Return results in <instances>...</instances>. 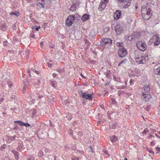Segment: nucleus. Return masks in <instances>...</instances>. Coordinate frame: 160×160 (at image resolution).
<instances>
[{
  "mask_svg": "<svg viewBox=\"0 0 160 160\" xmlns=\"http://www.w3.org/2000/svg\"><path fill=\"white\" fill-rule=\"evenodd\" d=\"M133 57L135 59L136 62L138 64L144 63L146 62V57L142 55V54L137 51L133 53Z\"/></svg>",
  "mask_w": 160,
  "mask_h": 160,
  "instance_id": "1",
  "label": "nucleus"
},
{
  "mask_svg": "<svg viewBox=\"0 0 160 160\" xmlns=\"http://www.w3.org/2000/svg\"><path fill=\"white\" fill-rule=\"evenodd\" d=\"M151 6L148 4H147L145 6H143L142 8V9L141 10V12L142 14H143V11H145V14H152V11L151 9Z\"/></svg>",
  "mask_w": 160,
  "mask_h": 160,
  "instance_id": "2",
  "label": "nucleus"
},
{
  "mask_svg": "<svg viewBox=\"0 0 160 160\" xmlns=\"http://www.w3.org/2000/svg\"><path fill=\"white\" fill-rule=\"evenodd\" d=\"M112 43V40L110 38H104L102 40L101 42L102 46L107 48L110 46Z\"/></svg>",
  "mask_w": 160,
  "mask_h": 160,
  "instance_id": "3",
  "label": "nucleus"
},
{
  "mask_svg": "<svg viewBox=\"0 0 160 160\" xmlns=\"http://www.w3.org/2000/svg\"><path fill=\"white\" fill-rule=\"evenodd\" d=\"M75 17L74 15H71L67 18L66 21V25L68 26H71L75 20Z\"/></svg>",
  "mask_w": 160,
  "mask_h": 160,
  "instance_id": "4",
  "label": "nucleus"
},
{
  "mask_svg": "<svg viewBox=\"0 0 160 160\" xmlns=\"http://www.w3.org/2000/svg\"><path fill=\"white\" fill-rule=\"evenodd\" d=\"M123 8H126L130 5L131 0H117Z\"/></svg>",
  "mask_w": 160,
  "mask_h": 160,
  "instance_id": "5",
  "label": "nucleus"
},
{
  "mask_svg": "<svg viewBox=\"0 0 160 160\" xmlns=\"http://www.w3.org/2000/svg\"><path fill=\"white\" fill-rule=\"evenodd\" d=\"M118 55L121 58L125 57L127 54L126 49L123 47H122L120 49H118Z\"/></svg>",
  "mask_w": 160,
  "mask_h": 160,
  "instance_id": "6",
  "label": "nucleus"
},
{
  "mask_svg": "<svg viewBox=\"0 0 160 160\" xmlns=\"http://www.w3.org/2000/svg\"><path fill=\"white\" fill-rule=\"evenodd\" d=\"M137 48L141 51H144L146 49V45L142 41H139L137 43Z\"/></svg>",
  "mask_w": 160,
  "mask_h": 160,
  "instance_id": "7",
  "label": "nucleus"
},
{
  "mask_svg": "<svg viewBox=\"0 0 160 160\" xmlns=\"http://www.w3.org/2000/svg\"><path fill=\"white\" fill-rule=\"evenodd\" d=\"M79 94L82 96V97L84 98L90 100L92 99V96L91 94H87L85 92H82V91L79 92Z\"/></svg>",
  "mask_w": 160,
  "mask_h": 160,
  "instance_id": "8",
  "label": "nucleus"
},
{
  "mask_svg": "<svg viewBox=\"0 0 160 160\" xmlns=\"http://www.w3.org/2000/svg\"><path fill=\"white\" fill-rule=\"evenodd\" d=\"M151 97L149 93H142L141 96V98L145 102H148L150 98Z\"/></svg>",
  "mask_w": 160,
  "mask_h": 160,
  "instance_id": "9",
  "label": "nucleus"
},
{
  "mask_svg": "<svg viewBox=\"0 0 160 160\" xmlns=\"http://www.w3.org/2000/svg\"><path fill=\"white\" fill-rule=\"evenodd\" d=\"M123 28L122 27L119 25H117L115 27V30L117 34H119L123 32Z\"/></svg>",
  "mask_w": 160,
  "mask_h": 160,
  "instance_id": "10",
  "label": "nucleus"
},
{
  "mask_svg": "<svg viewBox=\"0 0 160 160\" xmlns=\"http://www.w3.org/2000/svg\"><path fill=\"white\" fill-rule=\"evenodd\" d=\"M153 39L155 40L154 45L155 46H158L160 44L159 37L158 35H154L152 38Z\"/></svg>",
  "mask_w": 160,
  "mask_h": 160,
  "instance_id": "11",
  "label": "nucleus"
},
{
  "mask_svg": "<svg viewBox=\"0 0 160 160\" xmlns=\"http://www.w3.org/2000/svg\"><path fill=\"white\" fill-rule=\"evenodd\" d=\"M121 12L119 10H117L114 13L113 17L115 20H118L121 15Z\"/></svg>",
  "mask_w": 160,
  "mask_h": 160,
  "instance_id": "12",
  "label": "nucleus"
},
{
  "mask_svg": "<svg viewBox=\"0 0 160 160\" xmlns=\"http://www.w3.org/2000/svg\"><path fill=\"white\" fill-rule=\"evenodd\" d=\"M143 14H142V16L143 19L145 20H149L152 15V14H146L145 13V11H143Z\"/></svg>",
  "mask_w": 160,
  "mask_h": 160,
  "instance_id": "13",
  "label": "nucleus"
},
{
  "mask_svg": "<svg viewBox=\"0 0 160 160\" xmlns=\"http://www.w3.org/2000/svg\"><path fill=\"white\" fill-rule=\"evenodd\" d=\"M150 87L148 85H146L143 87V90L142 93L150 94Z\"/></svg>",
  "mask_w": 160,
  "mask_h": 160,
  "instance_id": "14",
  "label": "nucleus"
},
{
  "mask_svg": "<svg viewBox=\"0 0 160 160\" xmlns=\"http://www.w3.org/2000/svg\"><path fill=\"white\" fill-rule=\"evenodd\" d=\"M106 3L101 1L98 7L99 10L102 11L103 10L106 6Z\"/></svg>",
  "mask_w": 160,
  "mask_h": 160,
  "instance_id": "15",
  "label": "nucleus"
},
{
  "mask_svg": "<svg viewBox=\"0 0 160 160\" xmlns=\"http://www.w3.org/2000/svg\"><path fill=\"white\" fill-rule=\"evenodd\" d=\"M141 37V34L140 32H134L132 35V38L133 39H138Z\"/></svg>",
  "mask_w": 160,
  "mask_h": 160,
  "instance_id": "16",
  "label": "nucleus"
},
{
  "mask_svg": "<svg viewBox=\"0 0 160 160\" xmlns=\"http://www.w3.org/2000/svg\"><path fill=\"white\" fill-rule=\"evenodd\" d=\"M117 123L115 122H112L109 123V127L110 129H115Z\"/></svg>",
  "mask_w": 160,
  "mask_h": 160,
  "instance_id": "17",
  "label": "nucleus"
},
{
  "mask_svg": "<svg viewBox=\"0 0 160 160\" xmlns=\"http://www.w3.org/2000/svg\"><path fill=\"white\" fill-rule=\"evenodd\" d=\"M89 15L87 14H84L82 18V20L83 21H85L87 20L88 18Z\"/></svg>",
  "mask_w": 160,
  "mask_h": 160,
  "instance_id": "18",
  "label": "nucleus"
},
{
  "mask_svg": "<svg viewBox=\"0 0 160 160\" xmlns=\"http://www.w3.org/2000/svg\"><path fill=\"white\" fill-rule=\"evenodd\" d=\"M29 51L28 50H26L24 53V55H25V57L26 58L28 59L29 58L28 55H29Z\"/></svg>",
  "mask_w": 160,
  "mask_h": 160,
  "instance_id": "19",
  "label": "nucleus"
},
{
  "mask_svg": "<svg viewBox=\"0 0 160 160\" xmlns=\"http://www.w3.org/2000/svg\"><path fill=\"white\" fill-rule=\"evenodd\" d=\"M76 8L77 7L76 5L75 4H73L69 8V10L72 12H74L76 10Z\"/></svg>",
  "mask_w": 160,
  "mask_h": 160,
  "instance_id": "20",
  "label": "nucleus"
},
{
  "mask_svg": "<svg viewBox=\"0 0 160 160\" xmlns=\"http://www.w3.org/2000/svg\"><path fill=\"white\" fill-rule=\"evenodd\" d=\"M12 152L14 154L16 159L18 160L19 157L18 153L17 151H15L14 150H12Z\"/></svg>",
  "mask_w": 160,
  "mask_h": 160,
  "instance_id": "21",
  "label": "nucleus"
},
{
  "mask_svg": "<svg viewBox=\"0 0 160 160\" xmlns=\"http://www.w3.org/2000/svg\"><path fill=\"white\" fill-rule=\"evenodd\" d=\"M117 138L116 137V136L115 135H113L112 136V137L111 138V141L112 142H115L117 141Z\"/></svg>",
  "mask_w": 160,
  "mask_h": 160,
  "instance_id": "22",
  "label": "nucleus"
},
{
  "mask_svg": "<svg viewBox=\"0 0 160 160\" xmlns=\"http://www.w3.org/2000/svg\"><path fill=\"white\" fill-rule=\"evenodd\" d=\"M154 73L155 74L158 75H160V70L159 68H158L156 69H154Z\"/></svg>",
  "mask_w": 160,
  "mask_h": 160,
  "instance_id": "23",
  "label": "nucleus"
},
{
  "mask_svg": "<svg viewBox=\"0 0 160 160\" xmlns=\"http://www.w3.org/2000/svg\"><path fill=\"white\" fill-rule=\"evenodd\" d=\"M90 35L92 37H94L95 36V31L94 30H92L90 33Z\"/></svg>",
  "mask_w": 160,
  "mask_h": 160,
  "instance_id": "24",
  "label": "nucleus"
},
{
  "mask_svg": "<svg viewBox=\"0 0 160 160\" xmlns=\"http://www.w3.org/2000/svg\"><path fill=\"white\" fill-rule=\"evenodd\" d=\"M10 14L11 15H16V16H19V12H18L17 11H15V12H11Z\"/></svg>",
  "mask_w": 160,
  "mask_h": 160,
  "instance_id": "25",
  "label": "nucleus"
},
{
  "mask_svg": "<svg viewBox=\"0 0 160 160\" xmlns=\"http://www.w3.org/2000/svg\"><path fill=\"white\" fill-rule=\"evenodd\" d=\"M7 83L8 85V86L9 88H11L12 87V86H13L12 83L11 81H9V80L8 81H7Z\"/></svg>",
  "mask_w": 160,
  "mask_h": 160,
  "instance_id": "26",
  "label": "nucleus"
},
{
  "mask_svg": "<svg viewBox=\"0 0 160 160\" xmlns=\"http://www.w3.org/2000/svg\"><path fill=\"white\" fill-rule=\"evenodd\" d=\"M127 62L126 59H124L120 63H119L118 64V66H121V64L122 63H124V64H125V63Z\"/></svg>",
  "mask_w": 160,
  "mask_h": 160,
  "instance_id": "27",
  "label": "nucleus"
},
{
  "mask_svg": "<svg viewBox=\"0 0 160 160\" xmlns=\"http://www.w3.org/2000/svg\"><path fill=\"white\" fill-rule=\"evenodd\" d=\"M35 70L32 68H31V70L29 69V70L28 71V73L29 74L30 76H31V74H30L31 72H34Z\"/></svg>",
  "mask_w": 160,
  "mask_h": 160,
  "instance_id": "28",
  "label": "nucleus"
},
{
  "mask_svg": "<svg viewBox=\"0 0 160 160\" xmlns=\"http://www.w3.org/2000/svg\"><path fill=\"white\" fill-rule=\"evenodd\" d=\"M122 43H120V42H117L116 43V45L119 47V49H120L122 47H123L122 45Z\"/></svg>",
  "mask_w": 160,
  "mask_h": 160,
  "instance_id": "29",
  "label": "nucleus"
},
{
  "mask_svg": "<svg viewBox=\"0 0 160 160\" xmlns=\"http://www.w3.org/2000/svg\"><path fill=\"white\" fill-rule=\"evenodd\" d=\"M51 84L53 87H56L57 86L56 82H51Z\"/></svg>",
  "mask_w": 160,
  "mask_h": 160,
  "instance_id": "30",
  "label": "nucleus"
},
{
  "mask_svg": "<svg viewBox=\"0 0 160 160\" xmlns=\"http://www.w3.org/2000/svg\"><path fill=\"white\" fill-rule=\"evenodd\" d=\"M6 144H4L2 145L1 147L0 150L2 151L3 149L6 148Z\"/></svg>",
  "mask_w": 160,
  "mask_h": 160,
  "instance_id": "31",
  "label": "nucleus"
},
{
  "mask_svg": "<svg viewBox=\"0 0 160 160\" xmlns=\"http://www.w3.org/2000/svg\"><path fill=\"white\" fill-rule=\"evenodd\" d=\"M151 109V107L150 106H147L145 108V110L148 112Z\"/></svg>",
  "mask_w": 160,
  "mask_h": 160,
  "instance_id": "32",
  "label": "nucleus"
},
{
  "mask_svg": "<svg viewBox=\"0 0 160 160\" xmlns=\"http://www.w3.org/2000/svg\"><path fill=\"white\" fill-rule=\"evenodd\" d=\"M15 122H17L18 123V124L20 125H23L24 123L23 122H22L21 121H16Z\"/></svg>",
  "mask_w": 160,
  "mask_h": 160,
  "instance_id": "33",
  "label": "nucleus"
},
{
  "mask_svg": "<svg viewBox=\"0 0 160 160\" xmlns=\"http://www.w3.org/2000/svg\"><path fill=\"white\" fill-rule=\"evenodd\" d=\"M149 132V130L145 128L143 131L142 132V133L145 134L148 133Z\"/></svg>",
  "mask_w": 160,
  "mask_h": 160,
  "instance_id": "34",
  "label": "nucleus"
},
{
  "mask_svg": "<svg viewBox=\"0 0 160 160\" xmlns=\"http://www.w3.org/2000/svg\"><path fill=\"white\" fill-rule=\"evenodd\" d=\"M34 158L32 156L29 157L28 158L27 160H34Z\"/></svg>",
  "mask_w": 160,
  "mask_h": 160,
  "instance_id": "35",
  "label": "nucleus"
},
{
  "mask_svg": "<svg viewBox=\"0 0 160 160\" xmlns=\"http://www.w3.org/2000/svg\"><path fill=\"white\" fill-rule=\"evenodd\" d=\"M23 126L28 127L30 126V124L28 123H24Z\"/></svg>",
  "mask_w": 160,
  "mask_h": 160,
  "instance_id": "36",
  "label": "nucleus"
},
{
  "mask_svg": "<svg viewBox=\"0 0 160 160\" xmlns=\"http://www.w3.org/2000/svg\"><path fill=\"white\" fill-rule=\"evenodd\" d=\"M112 103L113 104H115L116 103V102L115 100L114 99H112Z\"/></svg>",
  "mask_w": 160,
  "mask_h": 160,
  "instance_id": "37",
  "label": "nucleus"
},
{
  "mask_svg": "<svg viewBox=\"0 0 160 160\" xmlns=\"http://www.w3.org/2000/svg\"><path fill=\"white\" fill-rule=\"evenodd\" d=\"M103 152L105 154L109 156V154L108 153V151H107L105 150L103 151Z\"/></svg>",
  "mask_w": 160,
  "mask_h": 160,
  "instance_id": "38",
  "label": "nucleus"
},
{
  "mask_svg": "<svg viewBox=\"0 0 160 160\" xmlns=\"http://www.w3.org/2000/svg\"><path fill=\"white\" fill-rule=\"evenodd\" d=\"M41 28V27L40 26H38V27L36 28H35V30H37V31H38L39 30L40 28Z\"/></svg>",
  "mask_w": 160,
  "mask_h": 160,
  "instance_id": "39",
  "label": "nucleus"
},
{
  "mask_svg": "<svg viewBox=\"0 0 160 160\" xmlns=\"http://www.w3.org/2000/svg\"><path fill=\"white\" fill-rule=\"evenodd\" d=\"M156 150H157L158 151H160V148L159 147H156Z\"/></svg>",
  "mask_w": 160,
  "mask_h": 160,
  "instance_id": "40",
  "label": "nucleus"
},
{
  "mask_svg": "<svg viewBox=\"0 0 160 160\" xmlns=\"http://www.w3.org/2000/svg\"><path fill=\"white\" fill-rule=\"evenodd\" d=\"M151 146H154L155 145V142H151Z\"/></svg>",
  "mask_w": 160,
  "mask_h": 160,
  "instance_id": "41",
  "label": "nucleus"
},
{
  "mask_svg": "<svg viewBox=\"0 0 160 160\" xmlns=\"http://www.w3.org/2000/svg\"><path fill=\"white\" fill-rule=\"evenodd\" d=\"M130 84L131 85L133 83V81L132 79H131L130 81Z\"/></svg>",
  "mask_w": 160,
  "mask_h": 160,
  "instance_id": "42",
  "label": "nucleus"
},
{
  "mask_svg": "<svg viewBox=\"0 0 160 160\" xmlns=\"http://www.w3.org/2000/svg\"><path fill=\"white\" fill-rule=\"evenodd\" d=\"M33 114H35L36 113V111L35 109H33Z\"/></svg>",
  "mask_w": 160,
  "mask_h": 160,
  "instance_id": "43",
  "label": "nucleus"
},
{
  "mask_svg": "<svg viewBox=\"0 0 160 160\" xmlns=\"http://www.w3.org/2000/svg\"><path fill=\"white\" fill-rule=\"evenodd\" d=\"M149 152L150 153H152L153 154H154V152L152 150H150L149 151Z\"/></svg>",
  "mask_w": 160,
  "mask_h": 160,
  "instance_id": "44",
  "label": "nucleus"
},
{
  "mask_svg": "<svg viewBox=\"0 0 160 160\" xmlns=\"http://www.w3.org/2000/svg\"><path fill=\"white\" fill-rule=\"evenodd\" d=\"M41 3H38L37 4V6H39L40 8V7H41L40 6L41 5Z\"/></svg>",
  "mask_w": 160,
  "mask_h": 160,
  "instance_id": "45",
  "label": "nucleus"
},
{
  "mask_svg": "<svg viewBox=\"0 0 160 160\" xmlns=\"http://www.w3.org/2000/svg\"><path fill=\"white\" fill-rule=\"evenodd\" d=\"M38 83L37 84L38 85H39L40 83V81L39 80H38Z\"/></svg>",
  "mask_w": 160,
  "mask_h": 160,
  "instance_id": "46",
  "label": "nucleus"
},
{
  "mask_svg": "<svg viewBox=\"0 0 160 160\" xmlns=\"http://www.w3.org/2000/svg\"><path fill=\"white\" fill-rule=\"evenodd\" d=\"M152 137H153V136L151 134H150L148 137V138H152Z\"/></svg>",
  "mask_w": 160,
  "mask_h": 160,
  "instance_id": "47",
  "label": "nucleus"
},
{
  "mask_svg": "<svg viewBox=\"0 0 160 160\" xmlns=\"http://www.w3.org/2000/svg\"><path fill=\"white\" fill-rule=\"evenodd\" d=\"M43 42H40V45H41V46L42 47V46L43 45Z\"/></svg>",
  "mask_w": 160,
  "mask_h": 160,
  "instance_id": "48",
  "label": "nucleus"
},
{
  "mask_svg": "<svg viewBox=\"0 0 160 160\" xmlns=\"http://www.w3.org/2000/svg\"><path fill=\"white\" fill-rule=\"evenodd\" d=\"M30 36L32 38H34L35 37V35L34 34H33L32 35H31Z\"/></svg>",
  "mask_w": 160,
  "mask_h": 160,
  "instance_id": "49",
  "label": "nucleus"
},
{
  "mask_svg": "<svg viewBox=\"0 0 160 160\" xmlns=\"http://www.w3.org/2000/svg\"><path fill=\"white\" fill-rule=\"evenodd\" d=\"M131 19L130 18L129 20H128V23H130V22H131Z\"/></svg>",
  "mask_w": 160,
  "mask_h": 160,
  "instance_id": "50",
  "label": "nucleus"
},
{
  "mask_svg": "<svg viewBox=\"0 0 160 160\" xmlns=\"http://www.w3.org/2000/svg\"><path fill=\"white\" fill-rule=\"evenodd\" d=\"M57 71L59 72H60V69L59 68H58L57 69Z\"/></svg>",
  "mask_w": 160,
  "mask_h": 160,
  "instance_id": "51",
  "label": "nucleus"
},
{
  "mask_svg": "<svg viewBox=\"0 0 160 160\" xmlns=\"http://www.w3.org/2000/svg\"><path fill=\"white\" fill-rule=\"evenodd\" d=\"M43 3H42L41 4V5L40 6V8H44V7H43Z\"/></svg>",
  "mask_w": 160,
  "mask_h": 160,
  "instance_id": "52",
  "label": "nucleus"
},
{
  "mask_svg": "<svg viewBox=\"0 0 160 160\" xmlns=\"http://www.w3.org/2000/svg\"><path fill=\"white\" fill-rule=\"evenodd\" d=\"M52 76L53 77H56V76H57V75L55 73H53L52 74Z\"/></svg>",
  "mask_w": 160,
  "mask_h": 160,
  "instance_id": "53",
  "label": "nucleus"
},
{
  "mask_svg": "<svg viewBox=\"0 0 160 160\" xmlns=\"http://www.w3.org/2000/svg\"><path fill=\"white\" fill-rule=\"evenodd\" d=\"M108 0H104V1L103 2H104L106 3V4H107V3L108 2Z\"/></svg>",
  "mask_w": 160,
  "mask_h": 160,
  "instance_id": "54",
  "label": "nucleus"
},
{
  "mask_svg": "<svg viewBox=\"0 0 160 160\" xmlns=\"http://www.w3.org/2000/svg\"><path fill=\"white\" fill-rule=\"evenodd\" d=\"M35 72L37 74H38L39 73V72L38 71L36 70H35Z\"/></svg>",
  "mask_w": 160,
  "mask_h": 160,
  "instance_id": "55",
  "label": "nucleus"
},
{
  "mask_svg": "<svg viewBox=\"0 0 160 160\" xmlns=\"http://www.w3.org/2000/svg\"><path fill=\"white\" fill-rule=\"evenodd\" d=\"M110 84L109 82H108L105 84V85L106 86Z\"/></svg>",
  "mask_w": 160,
  "mask_h": 160,
  "instance_id": "56",
  "label": "nucleus"
},
{
  "mask_svg": "<svg viewBox=\"0 0 160 160\" xmlns=\"http://www.w3.org/2000/svg\"><path fill=\"white\" fill-rule=\"evenodd\" d=\"M80 75H81V76H82V77L83 78H85V77H84V76L81 73V74H80Z\"/></svg>",
  "mask_w": 160,
  "mask_h": 160,
  "instance_id": "57",
  "label": "nucleus"
},
{
  "mask_svg": "<svg viewBox=\"0 0 160 160\" xmlns=\"http://www.w3.org/2000/svg\"><path fill=\"white\" fill-rule=\"evenodd\" d=\"M48 67H50L51 66V64H50L49 63H48Z\"/></svg>",
  "mask_w": 160,
  "mask_h": 160,
  "instance_id": "58",
  "label": "nucleus"
},
{
  "mask_svg": "<svg viewBox=\"0 0 160 160\" xmlns=\"http://www.w3.org/2000/svg\"><path fill=\"white\" fill-rule=\"evenodd\" d=\"M105 29H106L107 31H108L109 29L108 28H106Z\"/></svg>",
  "mask_w": 160,
  "mask_h": 160,
  "instance_id": "59",
  "label": "nucleus"
},
{
  "mask_svg": "<svg viewBox=\"0 0 160 160\" xmlns=\"http://www.w3.org/2000/svg\"><path fill=\"white\" fill-rule=\"evenodd\" d=\"M78 134L81 135L82 134V132H78Z\"/></svg>",
  "mask_w": 160,
  "mask_h": 160,
  "instance_id": "60",
  "label": "nucleus"
},
{
  "mask_svg": "<svg viewBox=\"0 0 160 160\" xmlns=\"http://www.w3.org/2000/svg\"><path fill=\"white\" fill-rule=\"evenodd\" d=\"M50 125L51 127H52V125H53L51 123V122H50Z\"/></svg>",
  "mask_w": 160,
  "mask_h": 160,
  "instance_id": "61",
  "label": "nucleus"
},
{
  "mask_svg": "<svg viewBox=\"0 0 160 160\" xmlns=\"http://www.w3.org/2000/svg\"><path fill=\"white\" fill-rule=\"evenodd\" d=\"M153 133H154V132H156V131L155 130H153Z\"/></svg>",
  "mask_w": 160,
  "mask_h": 160,
  "instance_id": "62",
  "label": "nucleus"
},
{
  "mask_svg": "<svg viewBox=\"0 0 160 160\" xmlns=\"http://www.w3.org/2000/svg\"><path fill=\"white\" fill-rule=\"evenodd\" d=\"M155 136H156L157 137H158L159 138H160L159 136L158 135H157L156 134H155Z\"/></svg>",
  "mask_w": 160,
  "mask_h": 160,
  "instance_id": "63",
  "label": "nucleus"
},
{
  "mask_svg": "<svg viewBox=\"0 0 160 160\" xmlns=\"http://www.w3.org/2000/svg\"><path fill=\"white\" fill-rule=\"evenodd\" d=\"M124 160H128L126 158H124Z\"/></svg>",
  "mask_w": 160,
  "mask_h": 160,
  "instance_id": "64",
  "label": "nucleus"
}]
</instances>
